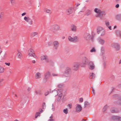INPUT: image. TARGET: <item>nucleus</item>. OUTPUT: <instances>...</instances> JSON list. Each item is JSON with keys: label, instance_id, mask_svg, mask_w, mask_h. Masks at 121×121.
<instances>
[{"label": "nucleus", "instance_id": "39", "mask_svg": "<svg viewBox=\"0 0 121 121\" xmlns=\"http://www.w3.org/2000/svg\"><path fill=\"white\" fill-rule=\"evenodd\" d=\"M5 64L6 65H8V66H9L10 65V63H6V62H5Z\"/></svg>", "mask_w": 121, "mask_h": 121}, {"label": "nucleus", "instance_id": "37", "mask_svg": "<svg viewBox=\"0 0 121 121\" xmlns=\"http://www.w3.org/2000/svg\"><path fill=\"white\" fill-rule=\"evenodd\" d=\"M68 107L70 109L71 108L72 104H69L68 105Z\"/></svg>", "mask_w": 121, "mask_h": 121}, {"label": "nucleus", "instance_id": "18", "mask_svg": "<svg viewBox=\"0 0 121 121\" xmlns=\"http://www.w3.org/2000/svg\"><path fill=\"white\" fill-rule=\"evenodd\" d=\"M92 11L91 10L88 9L87 10L86 13V15L87 16L91 14Z\"/></svg>", "mask_w": 121, "mask_h": 121}, {"label": "nucleus", "instance_id": "64", "mask_svg": "<svg viewBox=\"0 0 121 121\" xmlns=\"http://www.w3.org/2000/svg\"><path fill=\"white\" fill-rule=\"evenodd\" d=\"M48 94V92L47 93V95Z\"/></svg>", "mask_w": 121, "mask_h": 121}, {"label": "nucleus", "instance_id": "32", "mask_svg": "<svg viewBox=\"0 0 121 121\" xmlns=\"http://www.w3.org/2000/svg\"><path fill=\"white\" fill-rule=\"evenodd\" d=\"M104 53V50L102 49L101 51V53L100 55L101 56L103 55Z\"/></svg>", "mask_w": 121, "mask_h": 121}, {"label": "nucleus", "instance_id": "62", "mask_svg": "<svg viewBox=\"0 0 121 121\" xmlns=\"http://www.w3.org/2000/svg\"><path fill=\"white\" fill-rule=\"evenodd\" d=\"M15 96L16 97H17V95H15Z\"/></svg>", "mask_w": 121, "mask_h": 121}, {"label": "nucleus", "instance_id": "16", "mask_svg": "<svg viewBox=\"0 0 121 121\" xmlns=\"http://www.w3.org/2000/svg\"><path fill=\"white\" fill-rule=\"evenodd\" d=\"M41 74L39 72L36 73L35 75V78L36 79H39L41 77Z\"/></svg>", "mask_w": 121, "mask_h": 121}, {"label": "nucleus", "instance_id": "36", "mask_svg": "<svg viewBox=\"0 0 121 121\" xmlns=\"http://www.w3.org/2000/svg\"><path fill=\"white\" fill-rule=\"evenodd\" d=\"M83 99L82 98H80L79 99V102L80 103L82 102H83Z\"/></svg>", "mask_w": 121, "mask_h": 121}, {"label": "nucleus", "instance_id": "10", "mask_svg": "<svg viewBox=\"0 0 121 121\" xmlns=\"http://www.w3.org/2000/svg\"><path fill=\"white\" fill-rule=\"evenodd\" d=\"M39 112H36L35 114V118H37L38 117L40 116V113H42L43 111H44V110H43L41 108H40L39 109Z\"/></svg>", "mask_w": 121, "mask_h": 121}, {"label": "nucleus", "instance_id": "9", "mask_svg": "<svg viewBox=\"0 0 121 121\" xmlns=\"http://www.w3.org/2000/svg\"><path fill=\"white\" fill-rule=\"evenodd\" d=\"M24 19L26 22H28L30 25H31L33 24L32 20L28 16L25 17Z\"/></svg>", "mask_w": 121, "mask_h": 121}, {"label": "nucleus", "instance_id": "6", "mask_svg": "<svg viewBox=\"0 0 121 121\" xmlns=\"http://www.w3.org/2000/svg\"><path fill=\"white\" fill-rule=\"evenodd\" d=\"M68 39L69 41L74 43L78 42L79 40L78 37L77 36H75L73 38L71 36H69L68 37Z\"/></svg>", "mask_w": 121, "mask_h": 121}, {"label": "nucleus", "instance_id": "57", "mask_svg": "<svg viewBox=\"0 0 121 121\" xmlns=\"http://www.w3.org/2000/svg\"><path fill=\"white\" fill-rule=\"evenodd\" d=\"M121 63V60H120V61L119 62V64H120V63Z\"/></svg>", "mask_w": 121, "mask_h": 121}, {"label": "nucleus", "instance_id": "34", "mask_svg": "<svg viewBox=\"0 0 121 121\" xmlns=\"http://www.w3.org/2000/svg\"><path fill=\"white\" fill-rule=\"evenodd\" d=\"M4 14V13L3 12H2L0 14V18H1L3 16V15Z\"/></svg>", "mask_w": 121, "mask_h": 121}, {"label": "nucleus", "instance_id": "3", "mask_svg": "<svg viewBox=\"0 0 121 121\" xmlns=\"http://www.w3.org/2000/svg\"><path fill=\"white\" fill-rule=\"evenodd\" d=\"M63 90L62 89H60L58 90L57 91L56 90L54 91L52 93L54 95L56 96L58 95V97L57 99V100L59 101L61 99V97L62 96V92Z\"/></svg>", "mask_w": 121, "mask_h": 121}, {"label": "nucleus", "instance_id": "42", "mask_svg": "<svg viewBox=\"0 0 121 121\" xmlns=\"http://www.w3.org/2000/svg\"><path fill=\"white\" fill-rule=\"evenodd\" d=\"M85 8L84 7H83V9L82 10V11H80V12H84V11H85V9H84Z\"/></svg>", "mask_w": 121, "mask_h": 121}, {"label": "nucleus", "instance_id": "7", "mask_svg": "<svg viewBox=\"0 0 121 121\" xmlns=\"http://www.w3.org/2000/svg\"><path fill=\"white\" fill-rule=\"evenodd\" d=\"M34 52V51L32 49H30L28 52V54L29 56H31L35 58H37V57L35 55Z\"/></svg>", "mask_w": 121, "mask_h": 121}, {"label": "nucleus", "instance_id": "27", "mask_svg": "<svg viewBox=\"0 0 121 121\" xmlns=\"http://www.w3.org/2000/svg\"><path fill=\"white\" fill-rule=\"evenodd\" d=\"M51 76V75L50 72H48L47 74L46 75V77H47V78H48Z\"/></svg>", "mask_w": 121, "mask_h": 121}, {"label": "nucleus", "instance_id": "2", "mask_svg": "<svg viewBox=\"0 0 121 121\" xmlns=\"http://www.w3.org/2000/svg\"><path fill=\"white\" fill-rule=\"evenodd\" d=\"M59 26L56 24H53L50 27L48 28V30L51 31L54 34H56L57 31L59 30Z\"/></svg>", "mask_w": 121, "mask_h": 121}, {"label": "nucleus", "instance_id": "15", "mask_svg": "<svg viewBox=\"0 0 121 121\" xmlns=\"http://www.w3.org/2000/svg\"><path fill=\"white\" fill-rule=\"evenodd\" d=\"M73 8L71 7L68 9L66 11V13L68 15L71 14L72 13Z\"/></svg>", "mask_w": 121, "mask_h": 121}, {"label": "nucleus", "instance_id": "55", "mask_svg": "<svg viewBox=\"0 0 121 121\" xmlns=\"http://www.w3.org/2000/svg\"><path fill=\"white\" fill-rule=\"evenodd\" d=\"M107 107V106H104V109L105 108H106V107Z\"/></svg>", "mask_w": 121, "mask_h": 121}, {"label": "nucleus", "instance_id": "35", "mask_svg": "<svg viewBox=\"0 0 121 121\" xmlns=\"http://www.w3.org/2000/svg\"><path fill=\"white\" fill-rule=\"evenodd\" d=\"M90 51L91 52H95V50L94 48H93Z\"/></svg>", "mask_w": 121, "mask_h": 121}, {"label": "nucleus", "instance_id": "4", "mask_svg": "<svg viewBox=\"0 0 121 121\" xmlns=\"http://www.w3.org/2000/svg\"><path fill=\"white\" fill-rule=\"evenodd\" d=\"M84 38L86 40H90L92 41H93L95 40V36L93 35L91 36L89 34L86 33L84 35Z\"/></svg>", "mask_w": 121, "mask_h": 121}, {"label": "nucleus", "instance_id": "26", "mask_svg": "<svg viewBox=\"0 0 121 121\" xmlns=\"http://www.w3.org/2000/svg\"><path fill=\"white\" fill-rule=\"evenodd\" d=\"M4 70V68L3 67L0 66V73H3Z\"/></svg>", "mask_w": 121, "mask_h": 121}, {"label": "nucleus", "instance_id": "5", "mask_svg": "<svg viewBox=\"0 0 121 121\" xmlns=\"http://www.w3.org/2000/svg\"><path fill=\"white\" fill-rule=\"evenodd\" d=\"M97 32L101 36H103L105 35V32L104 29L101 27H99L97 28Z\"/></svg>", "mask_w": 121, "mask_h": 121}, {"label": "nucleus", "instance_id": "17", "mask_svg": "<svg viewBox=\"0 0 121 121\" xmlns=\"http://www.w3.org/2000/svg\"><path fill=\"white\" fill-rule=\"evenodd\" d=\"M105 12L104 11H100V12L99 13V15H97L96 16V17H101L103 15H105Z\"/></svg>", "mask_w": 121, "mask_h": 121}, {"label": "nucleus", "instance_id": "23", "mask_svg": "<svg viewBox=\"0 0 121 121\" xmlns=\"http://www.w3.org/2000/svg\"><path fill=\"white\" fill-rule=\"evenodd\" d=\"M112 48L117 50H119L120 48L119 46H113Z\"/></svg>", "mask_w": 121, "mask_h": 121}, {"label": "nucleus", "instance_id": "31", "mask_svg": "<svg viewBox=\"0 0 121 121\" xmlns=\"http://www.w3.org/2000/svg\"><path fill=\"white\" fill-rule=\"evenodd\" d=\"M105 23L106 25L107 26H109L110 24L109 22L107 21H105Z\"/></svg>", "mask_w": 121, "mask_h": 121}, {"label": "nucleus", "instance_id": "61", "mask_svg": "<svg viewBox=\"0 0 121 121\" xmlns=\"http://www.w3.org/2000/svg\"><path fill=\"white\" fill-rule=\"evenodd\" d=\"M82 121H85V120H84L83 119V120H82Z\"/></svg>", "mask_w": 121, "mask_h": 121}, {"label": "nucleus", "instance_id": "52", "mask_svg": "<svg viewBox=\"0 0 121 121\" xmlns=\"http://www.w3.org/2000/svg\"><path fill=\"white\" fill-rule=\"evenodd\" d=\"M57 46H54V48H55L56 49L57 48Z\"/></svg>", "mask_w": 121, "mask_h": 121}, {"label": "nucleus", "instance_id": "8", "mask_svg": "<svg viewBox=\"0 0 121 121\" xmlns=\"http://www.w3.org/2000/svg\"><path fill=\"white\" fill-rule=\"evenodd\" d=\"M70 73V69L69 67L66 68L64 73L65 76L66 77H69Z\"/></svg>", "mask_w": 121, "mask_h": 121}, {"label": "nucleus", "instance_id": "21", "mask_svg": "<svg viewBox=\"0 0 121 121\" xmlns=\"http://www.w3.org/2000/svg\"><path fill=\"white\" fill-rule=\"evenodd\" d=\"M46 13L48 14H50L52 12L50 9H49L47 8L46 9Z\"/></svg>", "mask_w": 121, "mask_h": 121}, {"label": "nucleus", "instance_id": "13", "mask_svg": "<svg viewBox=\"0 0 121 121\" xmlns=\"http://www.w3.org/2000/svg\"><path fill=\"white\" fill-rule=\"evenodd\" d=\"M98 41L99 44L103 45L105 44V42L104 40L103 39L99 38L98 39Z\"/></svg>", "mask_w": 121, "mask_h": 121}, {"label": "nucleus", "instance_id": "45", "mask_svg": "<svg viewBox=\"0 0 121 121\" xmlns=\"http://www.w3.org/2000/svg\"><path fill=\"white\" fill-rule=\"evenodd\" d=\"M52 75L53 76H56L57 75V74H56L54 73H53L52 74Z\"/></svg>", "mask_w": 121, "mask_h": 121}, {"label": "nucleus", "instance_id": "1", "mask_svg": "<svg viewBox=\"0 0 121 121\" xmlns=\"http://www.w3.org/2000/svg\"><path fill=\"white\" fill-rule=\"evenodd\" d=\"M83 59L85 60V63L83 65H81L82 67H84L86 64H87L88 65V68L90 69L93 70L95 69V66L93 62L90 61L89 59L86 57H84Z\"/></svg>", "mask_w": 121, "mask_h": 121}, {"label": "nucleus", "instance_id": "44", "mask_svg": "<svg viewBox=\"0 0 121 121\" xmlns=\"http://www.w3.org/2000/svg\"><path fill=\"white\" fill-rule=\"evenodd\" d=\"M115 6L116 8H118L119 7V5L118 4H117Z\"/></svg>", "mask_w": 121, "mask_h": 121}, {"label": "nucleus", "instance_id": "22", "mask_svg": "<svg viewBox=\"0 0 121 121\" xmlns=\"http://www.w3.org/2000/svg\"><path fill=\"white\" fill-rule=\"evenodd\" d=\"M38 34V33L37 32H33L31 34V36L32 37H34L35 35H37Z\"/></svg>", "mask_w": 121, "mask_h": 121}, {"label": "nucleus", "instance_id": "29", "mask_svg": "<svg viewBox=\"0 0 121 121\" xmlns=\"http://www.w3.org/2000/svg\"><path fill=\"white\" fill-rule=\"evenodd\" d=\"M45 59V55H43L41 56V60L43 61Z\"/></svg>", "mask_w": 121, "mask_h": 121}, {"label": "nucleus", "instance_id": "24", "mask_svg": "<svg viewBox=\"0 0 121 121\" xmlns=\"http://www.w3.org/2000/svg\"><path fill=\"white\" fill-rule=\"evenodd\" d=\"M53 44L54 45H59V43L58 41H55L53 42Z\"/></svg>", "mask_w": 121, "mask_h": 121}, {"label": "nucleus", "instance_id": "33", "mask_svg": "<svg viewBox=\"0 0 121 121\" xmlns=\"http://www.w3.org/2000/svg\"><path fill=\"white\" fill-rule=\"evenodd\" d=\"M116 118L120 121H121V117L118 116L115 117Z\"/></svg>", "mask_w": 121, "mask_h": 121}, {"label": "nucleus", "instance_id": "30", "mask_svg": "<svg viewBox=\"0 0 121 121\" xmlns=\"http://www.w3.org/2000/svg\"><path fill=\"white\" fill-rule=\"evenodd\" d=\"M45 103L44 102L43 103V104H42V109H43V110H44V109H45Z\"/></svg>", "mask_w": 121, "mask_h": 121}, {"label": "nucleus", "instance_id": "25", "mask_svg": "<svg viewBox=\"0 0 121 121\" xmlns=\"http://www.w3.org/2000/svg\"><path fill=\"white\" fill-rule=\"evenodd\" d=\"M90 78L91 79H93L94 78H95V74L92 73H91L90 75Z\"/></svg>", "mask_w": 121, "mask_h": 121}, {"label": "nucleus", "instance_id": "54", "mask_svg": "<svg viewBox=\"0 0 121 121\" xmlns=\"http://www.w3.org/2000/svg\"><path fill=\"white\" fill-rule=\"evenodd\" d=\"M117 26H115L114 27V29H115L116 27H117Z\"/></svg>", "mask_w": 121, "mask_h": 121}, {"label": "nucleus", "instance_id": "38", "mask_svg": "<svg viewBox=\"0 0 121 121\" xmlns=\"http://www.w3.org/2000/svg\"><path fill=\"white\" fill-rule=\"evenodd\" d=\"M58 86L59 88H61L63 86V85L61 84H60L58 85Z\"/></svg>", "mask_w": 121, "mask_h": 121}, {"label": "nucleus", "instance_id": "59", "mask_svg": "<svg viewBox=\"0 0 121 121\" xmlns=\"http://www.w3.org/2000/svg\"><path fill=\"white\" fill-rule=\"evenodd\" d=\"M46 61H47V62H48V60L46 58Z\"/></svg>", "mask_w": 121, "mask_h": 121}, {"label": "nucleus", "instance_id": "50", "mask_svg": "<svg viewBox=\"0 0 121 121\" xmlns=\"http://www.w3.org/2000/svg\"><path fill=\"white\" fill-rule=\"evenodd\" d=\"M3 81V79H0V82H2Z\"/></svg>", "mask_w": 121, "mask_h": 121}, {"label": "nucleus", "instance_id": "47", "mask_svg": "<svg viewBox=\"0 0 121 121\" xmlns=\"http://www.w3.org/2000/svg\"><path fill=\"white\" fill-rule=\"evenodd\" d=\"M32 63L34 64L35 63V60H33L32 61Z\"/></svg>", "mask_w": 121, "mask_h": 121}, {"label": "nucleus", "instance_id": "40", "mask_svg": "<svg viewBox=\"0 0 121 121\" xmlns=\"http://www.w3.org/2000/svg\"><path fill=\"white\" fill-rule=\"evenodd\" d=\"M10 1L11 3L12 4H13L14 3V0H10Z\"/></svg>", "mask_w": 121, "mask_h": 121}, {"label": "nucleus", "instance_id": "49", "mask_svg": "<svg viewBox=\"0 0 121 121\" xmlns=\"http://www.w3.org/2000/svg\"><path fill=\"white\" fill-rule=\"evenodd\" d=\"M31 90V88H30L29 87L27 89V90L28 91H29Z\"/></svg>", "mask_w": 121, "mask_h": 121}, {"label": "nucleus", "instance_id": "12", "mask_svg": "<svg viewBox=\"0 0 121 121\" xmlns=\"http://www.w3.org/2000/svg\"><path fill=\"white\" fill-rule=\"evenodd\" d=\"M70 29L72 31L75 32L77 30V27L74 25H72L70 26Z\"/></svg>", "mask_w": 121, "mask_h": 121}, {"label": "nucleus", "instance_id": "51", "mask_svg": "<svg viewBox=\"0 0 121 121\" xmlns=\"http://www.w3.org/2000/svg\"><path fill=\"white\" fill-rule=\"evenodd\" d=\"M111 112L113 113H114L115 112V110H111Z\"/></svg>", "mask_w": 121, "mask_h": 121}, {"label": "nucleus", "instance_id": "28", "mask_svg": "<svg viewBox=\"0 0 121 121\" xmlns=\"http://www.w3.org/2000/svg\"><path fill=\"white\" fill-rule=\"evenodd\" d=\"M63 112L65 114H67L68 113V110L67 108H66L65 109H64L63 110Z\"/></svg>", "mask_w": 121, "mask_h": 121}, {"label": "nucleus", "instance_id": "20", "mask_svg": "<svg viewBox=\"0 0 121 121\" xmlns=\"http://www.w3.org/2000/svg\"><path fill=\"white\" fill-rule=\"evenodd\" d=\"M100 10L99 9L97 8H95L94 9V11L97 13V15H99V13L100 12Z\"/></svg>", "mask_w": 121, "mask_h": 121}, {"label": "nucleus", "instance_id": "56", "mask_svg": "<svg viewBox=\"0 0 121 121\" xmlns=\"http://www.w3.org/2000/svg\"><path fill=\"white\" fill-rule=\"evenodd\" d=\"M35 93H36V94H38V92H37V91H35Z\"/></svg>", "mask_w": 121, "mask_h": 121}, {"label": "nucleus", "instance_id": "19", "mask_svg": "<svg viewBox=\"0 0 121 121\" xmlns=\"http://www.w3.org/2000/svg\"><path fill=\"white\" fill-rule=\"evenodd\" d=\"M17 56L18 58L21 59L22 58V55L21 52L18 51L17 54Z\"/></svg>", "mask_w": 121, "mask_h": 121}, {"label": "nucleus", "instance_id": "48", "mask_svg": "<svg viewBox=\"0 0 121 121\" xmlns=\"http://www.w3.org/2000/svg\"><path fill=\"white\" fill-rule=\"evenodd\" d=\"M108 28L110 30H112V29L111 28V26H108Z\"/></svg>", "mask_w": 121, "mask_h": 121}, {"label": "nucleus", "instance_id": "41", "mask_svg": "<svg viewBox=\"0 0 121 121\" xmlns=\"http://www.w3.org/2000/svg\"><path fill=\"white\" fill-rule=\"evenodd\" d=\"M52 110L53 111H54L55 110V108L53 104L52 105Z\"/></svg>", "mask_w": 121, "mask_h": 121}, {"label": "nucleus", "instance_id": "46", "mask_svg": "<svg viewBox=\"0 0 121 121\" xmlns=\"http://www.w3.org/2000/svg\"><path fill=\"white\" fill-rule=\"evenodd\" d=\"M26 13H22V16H23L24 15H26Z\"/></svg>", "mask_w": 121, "mask_h": 121}, {"label": "nucleus", "instance_id": "63", "mask_svg": "<svg viewBox=\"0 0 121 121\" xmlns=\"http://www.w3.org/2000/svg\"><path fill=\"white\" fill-rule=\"evenodd\" d=\"M8 43V42L7 41L6 42V43Z\"/></svg>", "mask_w": 121, "mask_h": 121}, {"label": "nucleus", "instance_id": "53", "mask_svg": "<svg viewBox=\"0 0 121 121\" xmlns=\"http://www.w3.org/2000/svg\"><path fill=\"white\" fill-rule=\"evenodd\" d=\"M65 36H63L62 37V39H65Z\"/></svg>", "mask_w": 121, "mask_h": 121}, {"label": "nucleus", "instance_id": "43", "mask_svg": "<svg viewBox=\"0 0 121 121\" xmlns=\"http://www.w3.org/2000/svg\"><path fill=\"white\" fill-rule=\"evenodd\" d=\"M54 120L52 118H50V119H49L48 120V121H53Z\"/></svg>", "mask_w": 121, "mask_h": 121}, {"label": "nucleus", "instance_id": "58", "mask_svg": "<svg viewBox=\"0 0 121 121\" xmlns=\"http://www.w3.org/2000/svg\"><path fill=\"white\" fill-rule=\"evenodd\" d=\"M14 121H18L17 120H14Z\"/></svg>", "mask_w": 121, "mask_h": 121}, {"label": "nucleus", "instance_id": "14", "mask_svg": "<svg viewBox=\"0 0 121 121\" xmlns=\"http://www.w3.org/2000/svg\"><path fill=\"white\" fill-rule=\"evenodd\" d=\"M82 110V107L81 105H78L76 108V111L78 112H80Z\"/></svg>", "mask_w": 121, "mask_h": 121}, {"label": "nucleus", "instance_id": "60", "mask_svg": "<svg viewBox=\"0 0 121 121\" xmlns=\"http://www.w3.org/2000/svg\"><path fill=\"white\" fill-rule=\"evenodd\" d=\"M93 93H94V94H95L94 93V90H93Z\"/></svg>", "mask_w": 121, "mask_h": 121}, {"label": "nucleus", "instance_id": "11", "mask_svg": "<svg viewBox=\"0 0 121 121\" xmlns=\"http://www.w3.org/2000/svg\"><path fill=\"white\" fill-rule=\"evenodd\" d=\"M79 64L78 63H76L74 64L73 67V69L75 70H77L79 67Z\"/></svg>", "mask_w": 121, "mask_h": 121}]
</instances>
